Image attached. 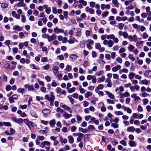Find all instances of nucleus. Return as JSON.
<instances>
[{
    "mask_svg": "<svg viewBox=\"0 0 151 151\" xmlns=\"http://www.w3.org/2000/svg\"><path fill=\"white\" fill-rule=\"evenodd\" d=\"M45 98L46 100L50 102V105L51 106L53 105V102L55 99V96L53 93L50 92V96H49L48 95H46L45 96Z\"/></svg>",
    "mask_w": 151,
    "mask_h": 151,
    "instance_id": "f257e3e1",
    "label": "nucleus"
},
{
    "mask_svg": "<svg viewBox=\"0 0 151 151\" xmlns=\"http://www.w3.org/2000/svg\"><path fill=\"white\" fill-rule=\"evenodd\" d=\"M103 44L105 45H107V47L110 48L114 44L113 41L112 40H106L103 41Z\"/></svg>",
    "mask_w": 151,
    "mask_h": 151,
    "instance_id": "f03ea898",
    "label": "nucleus"
},
{
    "mask_svg": "<svg viewBox=\"0 0 151 151\" xmlns=\"http://www.w3.org/2000/svg\"><path fill=\"white\" fill-rule=\"evenodd\" d=\"M93 41L91 40H88L87 41V46L88 49L89 50L93 48Z\"/></svg>",
    "mask_w": 151,
    "mask_h": 151,
    "instance_id": "7ed1b4c3",
    "label": "nucleus"
},
{
    "mask_svg": "<svg viewBox=\"0 0 151 151\" xmlns=\"http://www.w3.org/2000/svg\"><path fill=\"white\" fill-rule=\"evenodd\" d=\"M60 107L64 109L65 110L67 111H69V112L70 113H72L73 112L72 111L70 110L71 108L70 107L65 104H62V103L60 104Z\"/></svg>",
    "mask_w": 151,
    "mask_h": 151,
    "instance_id": "20e7f679",
    "label": "nucleus"
},
{
    "mask_svg": "<svg viewBox=\"0 0 151 151\" xmlns=\"http://www.w3.org/2000/svg\"><path fill=\"white\" fill-rule=\"evenodd\" d=\"M51 143L50 142L44 141L41 142L40 146L42 148L44 147L45 145L49 146L50 145Z\"/></svg>",
    "mask_w": 151,
    "mask_h": 151,
    "instance_id": "39448f33",
    "label": "nucleus"
},
{
    "mask_svg": "<svg viewBox=\"0 0 151 151\" xmlns=\"http://www.w3.org/2000/svg\"><path fill=\"white\" fill-rule=\"evenodd\" d=\"M95 48L98 50L100 52H103L105 50V48L104 47H101L99 43H96L95 45Z\"/></svg>",
    "mask_w": 151,
    "mask_h": 151,
    "instance_id": "423d86ee",
    "label": "nucleus"
},
{
    "mask_svg": "<svg viewBox=\"0 0 151 151\" xmlns=\"http://www.w3.org/2000/svg\"><path fill=\"white\" fill-rule=\"evenodd\" d=\"M128 39L130 42L134 41V42L137 41V36L136 35H134L133 36L131 35H129L128 37Z\"/></svg>",
    "mask_w": 151,
    "mask_h": 151,
    "instance_id": "0eeeda50",
    "label": "nucleus"
},
{
    "mask_svg": "<svg viewBox=\"0 0 151 151\" xmlns=\"http://www.w3.org/2000/svg\"><path fill=\"white\" fill-rule=\"evenodd\" d=\"M118 34L119 36L121 37L122 36H123L124 38H127L128 35V34L126 32H123L121 31L119 32Z\"/></svg>",
    "mask_w": 151,
    "mask_h": 151,
    "instance_id": "6e6552de",
    "label": "nucleus"
},
{
    "mask_svg": "<svg viewBox=\"0 0 151 151\" xmlns=\"http://www.w3.org/2000/svg\"><path fill=\"white\" fill-rule=\"evenodd\" d=\"M56 34L53 33L51 36L49 35V38L48 39V41L51 42L52 40L56 39Z\"/></svg>",
    "mask_w": 151,
    "mask_h": 151,
    "instance_id": "1a4fd4ad",
    "label": "nucleus"
},
{
    "mask_svg": "<svg viewBox=\"0 0 151 151\" xmlns=\"http://www.w3.org/2000/svg\"><path fill=\"white\" fill-rule=\"evenodd\" d=\"M101 9L104 10V9H110V6L109 4L105 5L104 4H102L101 5Z\"/></svg>",
    "mask_w": 151,
    "mask_h": 151,
    "instance_id": "9d476101",
    "label": "nucleus"
},
{
    "mask_svg": "<svg viewBox=\"0 0 151 151\" xmlns=\"http://www.w3.org/2000/svg\"><path fill=\"white\" fill-rule=\"evenodd\" d=\"M54 31L55 33L58 34L59 33H63L64 32V30L61 29H59L58 27H57L54 29Z\"/></svg>",
    "mask_w": 151,
    "mask_h": 151,
    "instance_id": "9b49d317",
    "label": "nucleus"
},
{
    "mask_svg": "<svg viewBox=\"0 0 151 151\" xmlns=\"http://www.w3.org/2000/svg\"><path fill=\"white\" fill-rule=\"evenodd\" d=\"M58 69V67L55 66L54 67V68L52 69L54 74L56 76H58V75L59 74Z\"/></svg>",
    "mask_w": 151,
    "mask_h": 151,
    "instance_id": "f8f14e48",
    "label": "nucleus"
},
{
    "mask_svg": "<svg viewBox=\"0 0 151 151\" xmlns=\"http://www.w3.org/2000/svg\"><path fill=\"white\" fill-rule=\"evenodd\" d=\"M62 116L65 119H67L71 117L72 114H68L66 112H64L63 113Z\"/></svg>",
    "mask_w": 151,
    "mask_h": 151,
    "instance_id": "ddd939ff",
    "label": "nucleus"
},
{
    "mask_svg": "<svg viewBox=\"0 0 151 151\" xmlns=\"http://www.w3.org/2000/svg\"><path fill=\"white\" fill-rule=\"evenodd\" d=\"M130 96V94L128 92H126L124 93H120V97L121 98H123L124 97H127Z\"/></svg>",
    "mask_w": 151,
    "mask_h": 151,
    "instance_id": "4468645a",
    "label": "nucleus"
},
{
    "mask_svg": "<svg viewBox=\"0 0 151 151\" xmlns=\"http://www.w3.org/2000/svg\"><path fill=\"white\" fill-rule=\"evenodd\" d=\"M85 10L87 12H89L90 14H93L94 12V10L93 9L90 8L88 7H86Z\"/></svg>",
    "mask_w": 151,
    "mask_h": 151,
    "instance_id": "2eb2a0df",
    "label": "nucleus"
},
{
    "mask_svg": "<svg viewBox=\"0 0 151 151\" xmlns=\"http://www.w3.org/2000/svg\"><path fill=\"white\" fill-rule=\"evenodd\" d=\"M105 92L109 98L112 99H113L114 98L115 96L113 94L108 91H105Z\"/></svg>",
    "mask_w": 151,
    "mask_h": 151,
    "instance_id": "dca6fc26",
    "label": "nucleus"
},
{
    "mask_svg": "<svg viewBox=\"0 0 151 151\" xmlns=\"http://www.w3.org/2000/svg\"><path fill=\"white\" fill-rule=\"evenodd\" d=\"M26 5V4L24 2V0H21L17 4V6L19 7L21 6L25 7Z\"/></svg>",
    "mask_w": 151,
    "mask_h": 151,
    "instance_id": "f3484780",
    "label": "nucleus"
},
{
    "mask_svg": "<svg viewBox=\"0 0 151 151\" xmlns=\"http://www.w3.org/2000/svg\"><path fill=\"white\" fill-rule=\"evenodd\" d=\"M121 68V67L120 65H117L112 68V70L113 71L115 72L117 71L118 70H120Z\"/></svg>",
    "mask_w": 151,
    "mask_h": 151,
    "instance_id": "a211bd4d",
    "label": "nucleus"
},
{
    "mask_svg": "<svg viewBox=\"0 0 151 151\" xmlns=\"http://www.w3.org/2000/svg\"><path fill=\"white\" fill-rule=\"evenodd\" d=\"M59 141L62 143L66 144L67 142V139L65 138L63 139L62 136H60L59 137Z\"/></svg>",
    "mask_w": 151,
    "mask_h": 151,
    "instance_id": "6ab92c4d",
    "label": "nucleus"
},
{
    "mask_svg": "<svg viewBox=\"0 0 151 151\" xmlns=\"http://www.w3.org/2000/svg\"><path fill=\"white\" fill-rule=\"evenodd\" d=\"M29 66L32 69L40 70V68L37 66H36L34 64L32 63L29 65Z\"/></svg>",
    "mask_w": 151,
    "mask_h": 151,
    "instance_id": "aec40b11",
    "label": "nucleus"
},
{
    "mask_svg": "<svg viewBox=\"0 0 151 151\" xmlns=\"http://www.w3.org/2000/svg\"><path fill=\"white\" fill-rule=\"evenodd\" d=\"M135 130L134 127L133 126L128 127L127 129V130L128 132H134Z\"/></svg>",
    "mask_w": 151,
    "mask_h": 151,
    "instance_id": "412c9836",
    "label": "nucleus"
},
{
    "mask_svg": "<svg viewBox=\"0 0 151 151\" xmlns=\"http://www.w3.org/2000/svg\"><path fill=\"white\" fill-rule=\"evenodd\" d=\"M68 138L69 140V143L70 144H73L74 142V138L71 135H69L68 137Z\"/></svg>",
    "mask_w": 151,
    "mask_h": 151,
    "instance_id": "4be33fe9",
    "label": "nucleus"
},
{
    "mask_svg": "<svg viewBox=\"0 0 151 151\" xmlns=\"http://www.w3.org/2000/svg\"><path fill=\"white\" fill-rule=\"evenodd\" d=\"M112 2L115 7H119V4L117 0H112Z\"/></svg>",
    "mask_w": 151,
    "mask_h": 151,
    "instance_id": "5701e85b",
    "label": "nucleus"
},
{
    "mask_svg": "<svg viewBox=\"0 0 151 151\" xmlns=\"http://www.w3.org/2000/svg\"><path fill=\"white\" fill-rule=\"evenodd\" d=\"M104 88V86L102 84H99L95 89V91L97 92L99 89H102Z\"/></svg>",
    "mask_w": 151,
    "mask_h": 151,
    "instance_id": "b1692460",
    "label": "nucleus"
},
{
    "mask_svg": "<svg viewBox=\"0 0 151 151\" xmlns=\"http://www.w3.org/2000/svg\"><path fill=\"white\" fill-rule=\"evenodd\" d=\"M130 146L131 147H136L137 144L135 142L133 141H130L129 143Z\"/></svg>",
    "mask_w": 151,
    "mask_h": 151,
    "instance_id": "393cba45",
    "label": "nucleus"
},
{
    "mask_svg": "<svg viewBox=\"0 0 151 151\" xmlns=\"http://www.w3.org/2000/svg\"><path fill=\"white\" fill-rule=\"evenodd\" d=\"M13 29L15 31H20L22 30V28L18 25L15 27H13Z\"/></svg>",
    "mask_w": 151,
    "mask_h": 151,
    "instance_id": "a878e982",
    "label": "nucleus"
},
{
    "mask_svg": "<svg viewBox=\"0 0 151 151\" xmlns=\"http://www.w3.org/2000/svg\"><path fill=\"white\" fill-rule=\"evenodd\" d=\"M50 110L47 109H44L42 111V113L45 115H47L50 114Z\"/></svg>",
    "mask_w": 151,
    "mask_h": 151,
    "instance_id": "bb28decb",
    "label": "nucleus"
},
{
    "mask_svg": "<svg viewBox=\"0 0 151 151\" xmlns=\"http://www.w3.org/2000/svg\"><path fill=\"white\" fill-rule=\"evenodd\" d=\"M92 93L90 91H87L85 94V97L86 98H88L90 96H92Z\"/></svg>",
    "mask_w": 151,
    "mask_h": 151,
    "instance_id": "cd10ccee",
    "label": "nucleus"
},
{
    "mask_svg": "<svg viewBox=\"0 0 151 151\" xmlns=\"http://www.w3.org/2000/svg\"><path fill=\"white\" fill-rule=\"evenodd\" d=\"M78 58V56L74 54H72L70 55V58L73 60L75 61Z\"/></svg>",
    "mask_w": 151,
    "mask_h": 151,
    "instance_id": "c85d7f7f",
    "label": "nucleus"
},
{
    "mask_svg": "<svg viewBox=\"0 0 151 151\" xmlns=\"http://www.w3.org/2000/svg\"><path fill=\"white\" fill-rule=\"evenodd\" d=\"M79 89L80 91V92L81 93H84L85 92V91L84 88L82 87V86L81 85L78 86Z\"/></svg>",
    "mask_w": 151,
    "mask_h": 151,
    "instance_id": "c756f323",
    "label": "nucleus"
},
{
    "mask_svg": "<svg viewBox=\"0 0 151 151\" xmlns=\"http://www.w3.org/2000/svg\"><path fill=\"white\" fill-rule=\"evenodd\" d=\"M105 78L104 76H102L100 78H99L97 82L99 83H100L101 82L104 81L105 80Z\"/></svg>",
    "mask_w": 151,
    "mask_h": 151,
    "instance_id": "7c9ffc66",
    "label": "nucleus"
},
{
    "mask_svg": "<svg viewBox=\"0 0 151 151\" xmlns=\"http://www.w3.org/2000/svg\"><path fill=\"white\" fill-rule=\"evenodd\" d=\"M30 113L31 114L32 116H33V117L35 118H37V115L35 113V112L33 110H31L30 111Z\"/></svg>",
    "mask_w": 151,
    "mask_h": 151,
    "instance_id": "2f4dec72",
    "label": "nucleus"
},
{
    "mask_svg": "<svg viewBox=\"0 0 151 151\" xmlns=\"http://www.w3.org/2000/svg\"><path fill=\"white\" fill-rule=\"evenodd\" d=\"M135 76V74L132 72L130 73L129 75V79L131 80L133 79Z\"/></svg>",
    "mask_w": 151,
    "mask_h": 151,
    "instance_id": "473e14b6",
    "label": "nucleus"
},
{
    "mask_svg": "<svg viewBox=\"0 0 151 151\" xmlns=\"http://www.w3.org/2000/svg\"><path fill=\"white\" fill-rule=\"evenodd\" d=\"M49 124L52 127H53L55 124V119H52L49 122Z\"/></svg>",
    "mask_w": 151,
    "mask_h": 151,
    "instance_id": "72a5a7b5",
    "label": "nucleus"
},
{
    "mask_svg": "<svg viewBox=\"0 0 151 151\" xmlns=\"http://www.w3.org/2000/svg\"><path fill=\"white\" fill-rule=\"evenodd\" d=\"M114 37L115 36L113 34H111L107 35L106 36V38L108 40L109 39H112L113 40V39L114 38Z\"/></svg>",
    "mask_w": 151,
    "mask_h": 151,
    "instance_id": "f704fd0d",
    "label": "nucleus"
},
{
    "mask_svg": "<svg viewBox=\"0 0 151 151\" xmlns=\"http://www.w3.org/2000/svg\"><path fill=\"white\" fill-rule=\"evenodd\" d=\"M77 32L76 33V35L77 36H79L81 35V29L79 28L77 29Z\"/></svg>",
    "mask_w": 151,
    "mask_h": 151,
    "instance_id": "c9c22d12",
    "label": "nucleus"
},
{
    "mask_svg": "<svg viewBox=\"0 0 151 151\" xmlns=\"http://www.w3.org/2000/svg\"><path fill=\"white\" fill-rule=\"evenodd\" d=\"M103 74L104 72L102 70H101L99 71H97L95 73V74L98 76H99Z\"/></svg>",
    "mask_w": 151,
    "mask_h": 151,
    "instance_id": "e433bc0d",
    "label": "nucleus"
},
{
    "mask_svg": "<svg viewBox=\"0 0 151 151\" xmlns=\"http://www.w3.org/2000/svg\"><path fill=\"white\" fill-rule=\"evenodd\" d=\"M79 131L83 133H86L88 131L87 129H84L81 127H80L79 128Z\"/></svg>",
    "mask_w": 151,
    "mask_h": 151,
    "instance_id": "4c0bfd02",
    "label": "nucleus"
},
{
    "mask_svg": "<svg viewBox=\"0 0 151 151\" xmlns=\"http://www.w3.org/2000/svg\"><path fill=\"white\" fill-rule=\"evenodd\" d=\"M76 88L75 87H73L71 88L68 89V92L69 93H71L75 91Z\"/></svg>",
    "mask_w": 151,
    "mask_h": 151,
    "instance_id": "58836bf2",
    "label": "nucleus"
},
{
    "mask_svg": "<svg viewBox=\"0 0 151 151\" xmlns=\"http://www.w3.org/2000/svg\"><path fill=\"white\" fill-rule=\"evenodd\" d=\"M107 103L109 104H114L115 103V102L113 100H111L109 99H106Z\"/></svg>",
    "mask_w": 151,
    "mask_h": 151,
    "instance_id": "ea45409f",
    "label": "nucleus"
},
{
    "mask_svg": "<svg viewBox=\"0 0 151 151\" xmlns=\"http://www.w3.org/2000/svg\"><path fill=\"white\" fill-rule=\"evenodd\" d=\"M79 2L84 6H86L87 4L86 2L84 0H79Z\"/></svg>",
    "mask_w": 151,
    "mask_h": 151,
    "instance_id": "a19ab883",
    "label": "nucleus"
},
{
    "mask_svg": "<svg viewBox=\"0 0 151 151\" xmlns=\"http://www.w3.org/2000/svg\"><path fill=\"white\" fill-rule=\"evenodd\" d=\"M142 83L143 84L147 85L149 84V82L147 79H144L142 81Z\"/></svg>",
    "mask_w": 151,
    "mask_h": 151,
    "instance_id": "79ce46f5",
    "label": "nucleus"
},
{
    "mask_svg": "<svg viewBox=\"0 0 151 151\" xmlns=\"http://www.w3.org/2000/svg\"><path fill=\"white\" fill-rule=\"evenodd\" d=\"M120 143L124 146H126L127 145V143L124 140H122L120 141Z\"/></svg>",
    "mask_w": 151,
    "mask_h": 151,
    "instance_id": "37998d69",
    "label": "nucleus"
},
{
    "mask_svg": "<svg viewBox=\"0 0 151 151\" xmlns=\"http://www.w3.org/2000/svg\"><path fill=\"white\" fill-rule=\"evenodd\" d=\"M128 48L131 52H132V50L134 49V47L132 45L130 44L129 45Z\"/></svg>",
    "mask_w": 151,
    "mask_h": 151,
    "instance_id": "c03bdc74",
    "label": "nucleus"
},
{
    "mask_svg": "<svg viewBox=\"0 0 151 151\" xmlns=\"http://www.w3.org/2000/svg\"><path fill=\"white\" fill-rule=\"evenodd\" d=\"M119 28L120 30H122L123 29L124 27V24L123 23H120L119 24Z\"/></svg>",
    "mask_w": 151,
    "mask_h": 151,
    "instance_id": "a18cd8bd",
    "label": "nucleus"
},
{
    "mask_svg": "<svg viewBox=\"0 0 151 151\" xmlns=\"http://www.w3.org/2000/svg\"><path fill=\"white\" fill-rule=\"evenodd\" d=\"M56 111L57 112H60L61 113H63L64 112L63 110L59 107L57 108Z\"/></svg>",
    "mask_w": 151,
    "mask_h": 151,
    "instance_id": "49530a36",
    "label": "nucleus"
},
{
    "mask_svg": "<svg viewBox=\"0 0 151 151\" xmlns=\"http://www.w3.org/2000/svg\"><path fill=\"white\" fill-rule=\"evenodd\" d=\"M143 102L144 105H146L149 102V100L147 99H145L143 100Z\"/></svg>",
    "mask_w": 151,
    "mask_h": 151,
    "instance_id": "de8ad7c7",
    "label": "nucleus"
},
{
    "mask_svg": "<svg viewBox=\"0 0 151 151\" xmlns=\"http://www.w3.org/2000/svg\"><path fill=\"white\" fill-rule=\"evenodd\" d=\"M115 114L116 115H121L123 114V113L121 111H116Z\"/></svg>",
    "mask_w": 151,
    "mask_h": 151,
    "instance_id": "09e8293b",
    "label": "nucleus"
},
{
    "mask_svg": "<svg viewBox=\"0 0 151 151\" xmlns=\"http://www.w3.org/2000/svg\"><path fill=\"white\" fill-rule=\"evenodd\" d=\"M27 105L25 104L24 105H20L19 107V108L23 109H26L27 108Z\"/></svg>",
    "mask_w": 151,
    "mask_h": 151,
    "instance_id": "8fccbe9b",
    "label": "nucleus"
},
{
    "mask_svg": "<svg viewBox=\"0 0 151 151\" xmlns=\"http://www.w3.org/2000/svg\"><path fill=\"white\" fill-rule=\"evenodd\" d=\"M72 69V67L71 66L69 65H67L65 70L68 71H70Z\"/></svg>",
    "mask_w": 151,
    "mask_h": 151,
    "instance_id": "3c124183",
    "label": "nucleus"
},
{
    "mask_svg": "<svg viewBox=\"0 0 151 151\" xmlns=\"http://www.w3.org/2000/svg\"><path fill=\"white\" fill-rule=\"evenodd\" d=\"M40 19L43 21L44 24H45L47 20V18L45 17Z\"/></svg>",
    "mask_w": 151,
    "mask_h": 151,
    "instance_id": "603ef678",
    "label": "nucleus"
},
{
    "mask_svg": "<svg viewBox=\"0 0 151 151\" xmlns=\"http://www.w3.org/2000/svg\"><path fill=\"white\" fill-rule=\"evenodd\" d=\"M4 125L6 126H11L12 125L9 122H4Z\"/></svg>",
    "mask_w": 151,
    "mask_h": 151,
    "instance_id": "864d4df0",
    "label": "nucleus"
},
{
    "mask_svg": "<svg viewBox=\"0 0 151 151\" xmlns=\"http://www.w3.org/2000/svg\"><path fill=\"white\" fill-rule=\"evenodd\" d=\"M49 35L48 34H44L42 35V37L43 38L47 39V40H48V39L49 38Z\"/></svg>",
    "mask_w": 151,
    "mask_h": 151,
    "instance_id": "5fc2aeb1",
    "label": "nucleus"
},
{
    "mask_svg": "<svg viewBox=\"0 0 151 151\" xmlns=\"http://www.w3.org/2000/svg\"><path fill=\"white\" fill-rule=\"evenodd\" d=\"M129 58L132 61H134L135 60V58L133 57V55L130 54L128 56Z\"/></svg>",
    "mask_w": 151,
    "mask_h": 151,
    "instance_id": "6e6d98bb",
    "label": "nucleus"
},
{
    "mask_svg": "<svg viewBox=\"0 0 151 151\" xmlns=\"http://www.w3.org/2000/svg\"><path fill=\"white\" fill-rule=\"evenodd\" d=\"M37 137L40 140L43 141L44 140L45 138L43 136H38Z\"/></svg>",
    "mask_w": 151,
    "mask_h": 151,
    "instance_id": "4d7b16f0",
    "label": "nucleus"
},
{
    "mask_svg": "<svg viewBox=\"0 0 151 151\" xmlns=\"http://www.w3.org/2000/svg\"><path fill=\"white\" fill-rule=\"evenodd\" d=\"M41 61L42 62H46L47 61V59L46 57H43L41 59Z\"/></svg>",
    "mask_w": 151,
    "mask_h": 151,
    "instance_id": "13d9d810",
    "label": "nucleus"
},
{
    "mask_svg": "<svg viewBox=\"0 0 151 151\" xmlns=\"http://www.w3.org/2000/svg\"><path fill=\"white\" fill-rule=\"evenodd\" d=\"M25 91V90L24 89L21 88H20L18 89H17V91L19 93H23V92Z\"/></svg>",
    "mask_w": 151,
    "mask_h": 151,
    "instance_id": "bf43d9fd",
    "label": "nucleus"
},
{
    "mask_svg": "<svg viewBox=\"0 0 151 151\" xmlns=\"http://www.w3.org/2000/svg\"><path fill=\"white\" fill-rule=\"evenodd\" d=\"M14 99L13 98L12 96H11L9 98V102L10 104L14 102L15 101Z\"/></svg>",
    "mask_w": 151,
    "mask_h": 151,
    "instance_id": "052dcab7",
    "label": "nucleus"
},
{
    "mask_svg": "<svg viewBox=\"0 0 151 151\" xmlns=\"http://www.w3.org/2000/svg\"><path fill=\"white\" fill-rule=\"evenodd\" d=\"M12 89V87L9 85H7L6 86V89L7 91H10Z\"/></svg>",
    "mask_w": 151,
    "mask_h": 151,
    "instance_id": "680f3d73",
    "label": "nucleus"
},
{
    "mask_svg": "<svg viewBox=\"0 0 151 151\" xmlns=\"http://www.w3.org/2000/svg\"><path fill=\"white\" fill-rule=\"evenodd\" d=\"M45 12L47 14H49L51 12V8L50 7H49L47 8L45 10Z\"/></svg>",
    "mask_w": 151,
    "mask_h": 151,
    "instance_id": "e2e57ef3",
    "label": "nucleus"
},
{
    "mask_svg": "<svg viewBox=\"0 0 151 151\" xmlns=\"http://www.w3.org/2000/svg\"><path fill=\"white\" fill-rule=\"evenodd\" d=\"M87 125V123L84 121H83L81 124V126L83 127H86Z\"/></svg>",
    "mask_w": 151,
    "mask_h": 151,
    "instance_id": "0e129e2a",
    "label": "nucleus"
},
{
    "mask_svg": "<svg viewBox=\"0 0 151 151\" xmlns=\"http://www.w3.org/2000/svg\"><path fill=\"white\" fill-rule=\"evenodd\" d=\"M132 25L133 28L136 29H138L139 27V26H138L136 24H133Z\"/></svg>",
    "mask_w": 151,
    "mask_h": 151,
    "instance_id": "69168bd1",
    "label": "nucleus"
},
{
    "mask_svg": "<svg viewBox=\"0 0 151 151\" xmlns=\"http://www.w3.org/2000/svg\"><path fill=\"white\" fill-rule=\"evenodd\" d=\"M95 2L93 1L90 2V6L91 8H93L95 6Z\"/></svg>",
    "mask_w": 151,
    "mask_h": 151,
    "instance_id": "338daca9",
    "label": "nucleus"
},
{
    "mask_svg": "<svg viewBox=\"0 0 151 151\" xmlns=\"http://www.w3.org/2000/svg\"><path fill=\"white\" fill-rule=\"evenodd\" d=\"M52 12L53 14H56L57 13V9L55 7H52Z\"/></svg>",
    "mask_w": 151,
    "mask_h": 151,
    "instance_id": "774afa93",
    "label": "nucleus"
}]
</instances>
